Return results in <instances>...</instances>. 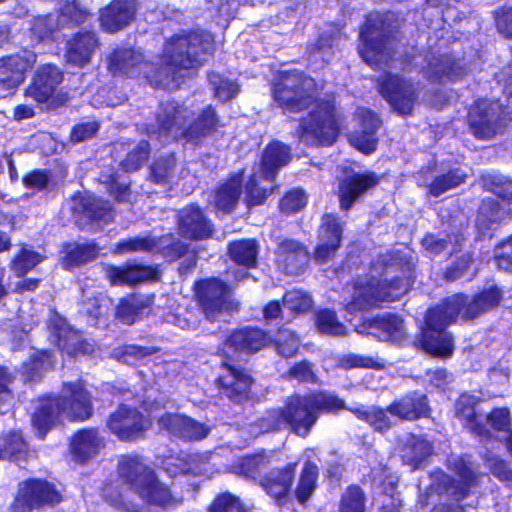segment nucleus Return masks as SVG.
<instances>
[{"label": "nucleus", "mask_w": 512, "mask_h": 512, "mask_svg": "<svg viewBox=\"0 0 512 512\" xmlns=\"http://www.w3.org/2000/svg\"><path fill=\"white\" fill-rule=\"evenodd\" d=\"M501 297V291L496 286H491L471 300L463 294L446 298L430 309L426 316V328L421 338L423 349L432 355L451 356L454 349L453 338L445 329L455 321L458 315L465 320L478 317L497 306Z\"/></svg>", "instance_id": "nucleus-3"}, {"label": "nucleus", "mask_w": 512, "mask_h": 512, "mask_svg": "<svg viewBox=\"0 0 512 512\" xmlns=\"http://www.w3.org/2000/svg\"><path fill=\"white\" fill-rule=\"evenodd\" d=\"M363 491L357 486L349 487L342 496L340 512H365Z\"/></svg>", "instance_id": "nucleus-59"}, {"label": "nucleus", "mask_w": 512, "mask_h": 512, "mask_svg": "<svg viewBox=\"0 0 512 512\" xmlns=\"http://www.w3.org/2000/svg\"><path fill=\"white\" fill-rule=\"evenodd\" d=\"M337 34L333 31H323L317 35L314 41L305 47V57L310 63L327 64L334 54L337 42Z\"/></svg>", "instance_id": "nucleus-37"}, {"label": "nucleus", "mask_w": 512, "mask_h": 512, "mask_svg": "<svg viewBox=\"0 0 512 512\" xmlns=\"http://www.w3.org/2000/svg\"><path fill=\"white\" fill-rule=\"evenodd\" d=\"M195 289L199 304L210 321L224 319L238 309V303L230 298L228 286L219 279L201 280Z\"/></svg>", "instance_id": "nucleus-13"}, {"label": "nucleus", "mask_w": 512, "mask_h": 512, "mask_svg": "<svg viewBox=\"0 0 512 512\" xmlns=\"http://www.w3.org/2000/svg\"><path fill=\"white\" fill-rule=\"evenodd\" d=\"M211 512H250L246 509L241 500L230 494L223 493L219 495L210 507Z\"/></svg>", "instance_id": "nucleus-63"}, {"label": "nucleus", "mask_w": 512, "mask_h": 512, "mask_svg": "<svg viewBox=\"0 0 512 512\" xmlns=\"http://www.w3.org/2000/svg\"><path fill=\"white\" fill-rule=\"evenodd\" d=\"M59 17L63 23L70 27H79L92 17V14L77 4L75 1H66L59 10Z\"/></svg>", "instance_id": "nucleus-54"}, {"label": "nucleus", "mask_w": 512, "mask_h": 512, "mask_svg": "<svg viewBox=\"0 0 512 512\" xmlns=\"http://www.w3.org/2000/svg\"><path fill=\"white\" fill-rule=\"evenodd\" d=\"M153 251L159 252L161 256H186L189 252V244L183 242L174 233H166L159 237L146 235L121 239L111 249L114 254Z\"/></svg>", "instance_id": "nucleus-12"}, {"label": "nucleus", "mask_w": 512, "mask_h": 512, "mask_svg": "<svg viewBox=\"0 0 512 512\" xmlns=\"http://www.w3.org/2000/svg\"><path fill=\"white\" fill-rule=\"evenodd\" d=\"M274 452L262 451L243 457L235 467L236 473L249 479H256L260 473L273 463Z\"/></svg>", "instance_id": "nucleus-42"}, {"label": "nucleus", "mask_w": 512, "mask_h": 512, "mask_svg": "<svg viewBox=\"0 0 512 512\" xmlns=\"http://www.w3.org/2000/svg\"><path fill=\"white\" fill-rule=\"evenodd\" d=\"M318 420V413L313 409L307 395H293L289 397L284 406L268 411L256 422L259 432L288 428L292 433L306 438Z\"/></svg>", "instance_id": "nucleus-9"}, {"label": "nucleus", "mask_w": 512, "mask_h": 512, "mask_svg": "<svg viewBox=\"0 0 512 512\" xmlns=\"http://www.w3.org/2000/svg\"><path fill=\"white\" fill-rule=\"evenodd\" d=\"M223 393L231 400L241 402L248 397L251 377L242 370L229 366L226 374L219 377Z\"/></svg>", "instance_id": "nucleus-34"}, {"label": "nucleus", "mask_w": 512, "mask_h": 512, "mask_svg": "<svg viewBox=\"0 0 512 512\" xmlns=\"http://www.w3.org/2000/svg\"><path fill=\"white\" fill-rule=\"evenodd\" d=\"M178 229L190 240H205L214 234V226L204 210L196 203H191L179 211Z\"/></svg>", "instance_id": "nucleus-19"}, {"label": "nucleus", "mask_w": 512, "mask_h": 512, "mask_svg": "<svg viewBox=\"0 0 512 512\" xmlns=\"http://www.w3.org/2000/svg\"><path fill=\"white\" fill-rule=\"evenodd\" d=\"M467 175L459 169H449L446 173L436 176L429 184V194L439 197L448 190L465 183Z\"/></svg>", "instance_id": "nucleus-47"}, {"label": "nucleus", "mask_w": 512, "mask_h": 512, "mask_svg": "<svg viewBox=\"0 0 512 512\" xmlns=\"http://www.w3.org/2000/svg\"><path fill=\"white\" fill-rule=\"evenodd\" d=\"M244 169L229 173L211 191L209 204L217 217L232 214L238 207L244 186Z\"/></svg>", "instance_id": "nucleus-16"}, {"label": "nucleus", "mask_w": 512, "mask_h": 512, "mask_svg": "<svg viewBox=\"0 0 512 512\" xmlns=\"http://www.w3.org/2000/svg\"><path fill=\"white\" fill-rule=\"evenodd\" d=\"M211 458L210 454H191L181 458L170 459L166 463V471L172 475H177V470L180 474H194L200 475L207 472L205 465Z\"/></svg>", "instance_id": "nucleus-40"}, {"label": "nucleus", "mask_w": 512, "mask_h": 512, "mask_svg": "<svg viewBox=\"0 0 512 512\" xmlns=\"http://www.w3.org/2000/svg\"><path fill=\"white\" fill-rule=\"evenodd\" d=\"M398 33L397 19L391 11H370L359 26L358 53L371 68L386 64Z\"/></svg>", "instance_id": "nucleus-7"}, {"label": "nucleus", "mask_w": 512, "mask_h": 512, "mask_svg": "<svg viewBox=\"0 0 512 512\" xmlns=\"http://www.w3.org/2000/svg\"><path fill=\"white\" fill-rule=\"evenodd\" d=\"M107 426L118 439L134 441L143 436L148 422L139 411L123 405L111 414Z\"/></svg>", "instance_id": "nucleus-18"}, {"label": "nucleus", "mask_w": 512, "mask_h": 512, "mask_svg": "<svg viewBox=\"0 0 512 512\" xmlns=\"http://www.w3.org/2000/svg\"><path fill=\"white\" fill-rule=\"evenodd\" d=\"M27 450V445L20 432H11L0 437V459L10 458L18 461Z\"/></svg>", "instance_id": "nucleus-52"}, {"label": "nucleus", "mask_w": 512, "mask_h": 512, "mask_svg": "<svg viewBox=\"0 0 512 512\" xmlns=\"http://www.w3.org/2000/svg\"><path fill=\"white\" fill-rule=\"evenodd\" d=\"M151 154V145L148 140H140L136 146L131 149L124 159L119 163L120 169L126 173H134L140 170L149 160Z\"/></svg>", "instance_id": "nucleus-45"}, {"label": "nucleus", "mask_w": 512, "mask_h": 512, "mask_svg": "<svg viewBox=\"0 0 512 512\" xmlns=\"http://www.w3.org/2000/svg\"><path fill=\"white\" fill-rule=\"evenodd\" d=\"M150 303L151 299L147 297L122 300L116 309V318L124 324L131 325L144 314Z\"/></svg>", "instance_id": "nucleus-44"}, {"label": "nucleus", "mask_w": 512, "mask_h": 512, "mask_svg": "<svg viewBox=\"0 0 512 512\" xmlns=\"http://www.w3.org/2000/svg\"><path fill=\"white\" fill-rule=\"evenodd\" d=\"M379 95L399 116H411L419 99V86L411 78L391 72L385 73L377 81Z\"/></svg>", "instance_id": "nucleus-11"}, {"label": "nucleus", "mask_w": 512, "mask_h": 512, "mask_svg": "<svg viewBox=\"0 0 512 512\" xmlns=\"http://www.w3.org/2000/svg\"><path fill=\"white\" fill-rule=\"evenodd\" d=\"M451 465L459 477L458 484L446 474H441L439 480L444 491L456 499H462L468 494L469 488L474 484L476 474L471 463H467L463 458L453 459Z\"/></svg>", "instance_id": "nucleus-30"}, {"label": "nucleus", "mask_w": 512, "mask_h": 512, "mask_svg": "<svg viewBox=\"0 0 512 512\" xmlns=\"http://www.w3.org/2000/svg\"><path fill=\"white\" fill-rule=\"evenodd\" d=\"M509 211L503 209L501 203L493 198H484L481 201L478 215L479 229H491L493 225L500 224Z\"/></svg>", "instance_id": "nucleus-43"}, {"label": "nucleus", "mask_w": 512, "mask_h": 512, "mask_svg": "<svg viewBox=\"0 0 512 512\" xmlns=\"http://www.w3.org/2000/svg\"><path fill=\"white\" fill-rule=\"evenodd\" d=\"M184 112L183 105L176 101L162 103L155 114L154 123L146 126L147 134L155 136L159 142L183 143L197 147L224 127L212 104L203 107L186 126Z\"/></svg>", "instance_id": "nucleus-4"}, {"label": "nucleus", "mask_w": 512, "mask_h": 512, "mask_svg": "<svg viewBox=\"0 0 512 512\" xmlns=\"http://www.w3.org/2000/svg\"><path fill=\"white\" fill-rule=\"evenodd\" d=\"M160 429L186 441L205 439L211 429L204 423L179 413H165L158 419Z\"/></svg>", "instance_id": "nucleus-20"}, {"label": "nucleus", "mask_w": 512, "mask_h": 512, "mask_svg": "<svg viewBox=\"0 0 512 512\" xmlns=\"http://www.w3.org/2000/svg\"><path fill=\"white\" fill-rule=\"evenodd\" d=\"M314 80L297 70L280 71L271 83V95L284 112L300 113L292 135L307 147H331L340 138L346 116L334 93L317 97Z\"/></svg>", "instance_id": "nucleus-2"}, {"label": "nucleus", "mask_w": 512, "mask_h": 512, "mask_svg": "<svg viewBox=\"0 0 512 512\" xmlns=\"http://www.w3.org/2000/svg\"><path fill=\"white\" fill-rule=\"evenodd\" d=\"M431 452L432 447L429 441L420 437L411 436L402 450V457L406 463L413 468H417Z\"/></svg>", "instance_id": "nucleus-46"}, {"label": "nucleus", "mask_w": 512, "mask_h": 512, "mask_svg": "<svg viewBox=\"0 0 512 512\" xmlns=\"http://www.w3.org/2000/svg\"><path fill=\"white\" fill-rule=\"evenodd\" d=\"M290 145L273 139L263 148L259 160L261 176L268 182H274L279 171L292 161Z\"/></svg>", "instance_id": "nucleus-26"}, {"label": "nucleus", "mask_w": 512, "mask_h": 512, "mask_svg": "<svg viewBox=\"0 0 512 512\" xmlns=\"http://www.w3.org/2000/svg\"><path fill=\"white\" fill-rule=\"evenodd\" d=\"M136 14L135 0H111L99 10V27L108 34L118 33L132 24Z\"/></svg>", "instance_id": "nucleus-17"}, {"label": "nucleus", "mask_w": 512, "mask_h": 512, "mask_svg": "<svg viewBox=\"0 0 512 512\" xmlns=\"http://www.w3.org/2000/svg\"><path fill=\"white\" fill-rule=\"evenodd\" d=\"M177 165L175 153L156 158L150 166V179L156 184H165L173 174Z\"/></svg>", "instance_id": "nucleus-48"}, {"label": "nucleus", "mask_w": 512, "mask_h": 512, "mask_svg": "<svg viewBox=\"0 0 512 512\" xmlns=\"http://www.w3.org/2000/svg\"><path fill=\"white\" fill-rule=\"evenodd\" d=\"M278 353L284 357H292L299 348V339L289 329H280L275 338Z\"/></svg>", "instance_id": "nucleus-60"}, {"label": "nucleus", "mask_w": 512, "mask_h": 512, "mask_svg": "<svg viewBox=\"0 0 512 512\" xmlns=\"http://www.w3.org/2000/svg\"><path fill=\"white\" fill-rule=\"evenodd\" d=\"M104 446V438L94 428L81 429L70 440L71 455L75 461L80 463L96 457Z\"/></svg>", "instance_id": "nucleus-27"}, {"label": "nucleus", "mask_w": 512, "mask_h": 512, "mask_svg": "<svg viewBox=\"0 0 512 512\" xmlns=\"http://www.w3.org/2000/svg\"><path fill=\"white\" fill-rule=\"evenodd\" d=\"M275 187H260L255 175H251L245 184L244 204L248 209L264 205L273 194Z\"/></svg>", "instance_id": "nucleus-51"}, {"label": "nucleus", "mask_w": 512, "mask_h": 512, "mask_svg": "<svg viewBox=\"0 0 512 512\" xmlns=\"http://www.w3.org/2000/svg\"><path fill=\"white\" fill-rule=\"evenodd\" d=\"M49 329L57 338L59 349L66 351L68 354L92 352V345L80 340L77 333L71 330L62 319H58L55 326L50 323Z\"/></svg>", "instance_id": "nucleus-38"}, {"label": "nucleus", "mask_w": 512, "mask_h": 512, "mask_svg": "<svg viewBox=\"0 0 512 512\" xmlns=\"http://www.w3.org/2000/svg\"><path fill=\"white\" fill-rule=\"evenodd\" d=\"M307 194L301 188L287 190L280 198L278 210L281 214L290 216L302 211L307 205Z\"/></svg>", "instance_id": "nucleus-50"}, {"label": "nucleus", "mask_w": 512, "mask_h": 512, "mask_svg": "<svg viewBox=\"0 0 512 512\" xmlns=\"http://www.w3.org/2000/svg\"><path fill=\"white\" fill-rule=\"evenodd\" d=\"M396 270L392 264L383 265L377 261L370 276L358 278L351 286L347 285L342 294L346 312L355 314L377 307L381 302L400 299L408 291L411 281L409 277H394L392 274Z\"/></svg>", "instance_id": "nucleus-5"}, {"label": "nucleus", "mask_w": 512, "mask_h": 512, "mask_svg": "<svg viewBox=\"0 0 512 512\" xmlns=\"http://www.w3.org/2000/svg\"><path fill=\"white\" fill-rule=\"evenodd\" d=\"M61 501L60 494L46 480L28 479L19 484L18 492L11 505V512H32Z\"/></svg>", "instance_id": "nucleus-14"}, {"label": "nucleus", "mask_w": 512, "mask_h": 512, "mask_svg": "<svg viewBox=\"0 0 512 512\" xmlns=\"http://www.w3.org/2000/svg\"><path fill=\"white\" fill-rule=\"evenodd\" d=\"M57 30V24L51 14L34 17L30 32L39 42L50 41Z\"/></svg>", "instance_id": "nucleus-55"}, {"label": "nucleus", "mask_w": 512, "mask_h": 512, "mask_svg": "<svg viewBox=\"0 0 512 512\" xmlns=\"http://www.w3.org/2000/svg\"><path fill=\"white\" fill-rule=\"evenodd\" d=\"M296 467V463H289L281 469H273L260 479L259 485L267 495L281 504L289 495Z\"/></svg>", "instance_id": "nucleus-28"}, {"label": "nucleus", "mask_w": 512, "mask_h": 512, "mask_svg": "<svg viewBox=\"0 0 512 512\" xmlns=\"http://www.w3.org/2000/svg\"><path fill=\"white\" fill-rule=\"evenodd\" d=\"M73 213L78 221L85 225L107 224L114 220L115 211L111 203L94 194L81 196Z\"/></svg>", "instance_id": "nucleus-23"}, {"label": "nucleus", "mask_w": 512, "mask_h": 512, "mask_svg": "<svg viewBox=\"0 0 512 512\" xmlns=\"http://www.w3.org/2000/svg\"><path fill=\"white\" fill-rule=\"evenodd\" d=\"M479 403L473 396L462 395L456 402V416L463 425L478 435L488 434L484 424L485 414L478 407Z\"/></svg>", "instance_id": "nucleus-33"}, {"label": "nucleus", "mask_w": 512, "mask_h": 512, "mask_svg": "<svg viewBox=\"0 0 512 512\" xmlns=\"http://www.w3.org/2000/svg\"><path fill=\"white\" fill-rule=\"evenodd\" d=\"M92 413L91 395L83 383L70 382L63 385L59 397H45L38 401L32 424L42 438L62 417L83 421Z\"/></svg>", "instance_id": "nucleus-6"}, {"label": "nucleus", "mask_w": 512, "mask_h": 512, "mask_svg": "<svg viewBox=\"0 0 512 512\" xmlns=\"http://www.w3.org/2000/svg\"><path fill=\"white\" fill-rule=\"evenodd\" d=\"M53 367V362L51 358V354L49 352L43 351L38 352L33 359H31L30 363L25 366L24 374H26V381H36L41 375L42 371H46Z\"/></svg>", "instance_id": "nucleus-58"}, {"label": "nucleus", "mask_w": 512, "mask_h": 512, "mask_svg": "<svg viewBox=\"0 0 512 512\" xmlns=\"http://www.w3.org/2000/svg\"><path fill=\"white\" fill-rule=\"evenodd\" d=\"M99 46L100 41L94 30H79L66 41L65 60L73 66L82 68L90 63Z\"/></svg>", "instance_id": "nucleus-21"}, {"label": "nucleus", "mask_w": 512, "mask_h": 512, "mask_svg": "<svg viewBox=\"0 0 512 512\" xmlns=\"http://www.w3.org/2000/svg\"><path fill=\"white\" fill-rule=\"evenodd\" d=\"M467 121L474 136L478 139H489L496 133V115L484 101H476L470 108Z\"/></svg>", "instance_id": "nucleus-31"}, {"label": "nucleus", "mask_w": 512, "mask_h": 512, "mask_svg": "<svg viewBox=\"0 0 512 512\" xmlns=\"http://www.w3.org/2000/svg\"><path fill=\"white\" fill-rule=\"evenodd\" d=\"M467 73V64L448 53L432 59L426 66V78L433 84L454 83L462 80Z\"/></svg>", "instance_id": "nucleus-22"}, {"label": "nucleus", "mask_w": 512, "mask_h": 512, "mask_svg": "<svg viewBox=\"0 0 512 512\" xmlns=\"http://www.w3.org/2000/svg\"><path fill=\"white\" fill-rule=\"evenodd\" d=\"M260 245L255 238H241L228 242L227 256H258Z\"/></svg>", "instance_id": "nucleus-61"}, {"label": "nucleus", "mask_w": 512, "mask_h": 512, "mask_svg": "<svg viewBox=\"0 0 512 512\" xmlns=\"http://www.w3.org/2000/svg\"><path fill=\"white\" fill-rule=\"evenodd\" d=\"M344 223L334 213H324L318 228V242L312 256H331L341 247Z\"/></svg>", "instance_id": "nucleus-25"}, {"label": "nucleus", "mask_w": 512, "mask_h": 512, "mask_svg": "<svg viewBox=\"0 0 512 512\" xmlns=\"http://www.w3.org/2000/svg\"><path fill=\"white\" fill-rule=\"evenodd\" d=\"M316 326L321 333L342 336L346 333L345 326L338 321L335 312L330 310H322L318 312L316 317Z\"/></svg>", "instance_id": "nucleus-56"}, {"label": "nucleus", "mask_w": 512, "mask_h": 512, "mask_svg": "<svg viewBox=\"0 0 512 512\" xmlns=\"http://www.w3.org/2000/svg\"><path fill=\"white\" fill-rule=\"evenodd\" d=\"M284 307L295 313H305L313 307L309 293L302 290L288 291L283 297Z\"/></svg>", "instance_id": "nucleus-57"}, {"label": "nucleus", "mask_w": 512, "mask_h": 512, "mask_svg": "<svg viewBox=\"0 0 512 512\" xmlns=\"http://www.w3.org/2000/svg\"><path fill=\"white\" fill-rule=\"evenodd\" d=\"M387 411L391 417L400 421H414L428 414V403L425 395L417 392L393 401Z\"/></svg>", "instance_id": "nucleus-29"}, {"label": "nucleus", "mask_w": 512, "mask_h": 512, "mask_svg": "<svg viewBox=\"0 0 512 512\" xmlns=\"http://www.w3.org/2000/svg\"><path fill=\"white\" fill-rule=\"evenodd\" d=\"M51 180V172L47 169H33L26 173L22 178V184L25 188L34 191L46 190Z\"/></svg>", "instance_id": "nucleus-62"}, {"label": "nucleus", "mask_w": 512, "mask_h": 512, "mask_svg": "<svg viewBox=\"0 0 512 512\" xmlns=\"http://www.w3.org/2000/svg\"><path fill=\"white\" fill-rule=\"evenodd\" d=\"M216 52L215 35L202 28H191L171 35L164 44V62L148 59L133 46L114 48L107 57V68L113 77L144 80L161 88L171 79V71L197 70Z\"/></svg>", "instance_id": "nucleus-1"}, {"label": "nucleus", "mask_w": 512, "mask_h": 512, "mask_svg": "<svg viewBox=\"0 0 512 512\" xmlns=\"http://www.w3.org/2000/svg\"><path fill=\"white\" fill-rule=\"evenodd\" d=\"M120 476L131 486L141 499L160 507H173L183 501L173 483V490L157 480L154 471L138 456H123L118 465Z\"/></svg>", "instance_id": "nucleus-8"}, {"label": "nucleus", "mask_w": 512, "mask_h": 512, "mask_svg": "<svg viewBox=\"0 0 512 512\" xmlns=\"http://www.w3.org/2000/svg\"><path fill=\"white\" fill-rule=\"evenodd\" d=\"M497 31L506 39H512V6L500 7L493 13Z\"/></svg>", "instance_id": "nucleus-64"}, {"label": "nucleus", "mask_w": 512, "mask_h": 512, "mask_svg": "<svg viewBox=\"0 0 512 512\" xmlns=\"http://www.w3.org/2000/svg\"><path fill=\"white\" fill-rule=\"evenodd\" d=\"M381 182V176L372 170L356 171L344 167L337 177L335 195L339 208L343 212L350 211L357 203L362 202Z\"/></svg>", "instance_id": "nucleus-10"}, {"label": "nucleus", "mask_w": 512, "mask_h": 512, "mask_svg": "<svg viewBox=\"0 0 512 512\" xmlns=\"http://www.w3.org/2000/svg\"><path fill=\"white\" fill-rule=\"evenodd\" d=\"M312 403L313 409L316 410L318 415L323 413H336L339 410L346 409L345 403L337 395L321 391L317 393L308 394Z\"/></svg>", "instance_id": "nucleus-53"}, {"label": "nucleus", "mask_w": 512, "mask_h": 512, "mask_svg": "<svg viewBox=\"0 0 512 512\" xmlns=\"http://www.w3.org/2000/svg\"><path fill=\"white\" fill-rule=\"evenodd\" d=\"M63 79L64 73L56 64L41 65L26 88L25 95L39 104H45L51 100L52 107L63 105L67 97L55 98L56 91Z\"/></svg>", "instance_id": "nucleus-15"}, {"label": "nucleus", "mask_w": 512, "mask_h": 512, "mask_svg": "<svg viewBox=\"0 0 512 512\" xmlns=\"http://www.w3.org/2000/svg\"><path fill=\"white\" fill-rule=\"evenodd\" d=\"M268 342L266 334L256 328H244L233 332L226 340L225 347L234 351L256 352Z\"/></svg>", "instance_id": "nucleus-35"}, {"label": "nucleus", "mask_w": 512, "mask_h": 512, "mask_svg": "<svg viewBox=\"0 0 512 512\" xmlns=\"http://www.w3.org/2000/svg\"><path fill=\"white\" fill-rule=\"evenodd\" d=\"M317 478L318 467L313 462L307 461L304 464L296 488V497L299 502L304 503L309 499L315 490Z\"/></svg>", "instance_id": "nucleus-49"}, {"label": "nucleus", "mask_w": 512, "mask_h": 512, "mask_svg": "<svg viewBox=\"0 0 512 512\" xmlns=\"http://www.w3.org/2000/svg\"><path fill=\"white\" fill-rule=\"evenodd\" d=\"M358 332L374 334L381 340H391L394 342L402 341L406 335L403 320L391 314L370 320L367 328L358 330Z\"/></svg>", "instance_id": "nucleus-32"}, {"label": "nucleus", "mask_w": 512, "mask_h": 512, "mask_svg": "<svg viewBox=\"0 0 512 512\" xmlns=\"http://www.w3.org/2000/svg\"><path fill=\"white\" fill-rule=\"evenodd\" d=\"M31 68L28 58L19 54L3 57L0 61V82L11 85L22 82Z\"/></svg>", "instance_id": "nucleus-39"}, {"label": "nucleus", "mask_w": 512, "mask_h": 512, "mask_svg": "<svg viewBox=\"0 0 512 512\" xmlns=\"http://www.w3.org/2000/svg\"><path fill=\"white\" fill-rule=\"evenodd\" d=\"M156 270L148 266L109 267L107 278L113 285H136L156 278Z\"/></svg>", "instance_id": "nucleus-36"}, {"label": "nucleus", "mask_w": 512, "mask_h": 512, "mask_svg": "<svg viewBox=\"0 0 512 512\" xmlns=\"http://www.w3.org/2000/svg\"><path fill=\"white\" fill-rule=\"evenodd\" d=\"M381 125V118L374 111L366 109L361 114L359 128L349 135L350 145L364 155L373 154L379 144L377 132Z\"/></svg>", "instance_id": "nucleus-24"}, {"label": "nucleus", "mask_w": 512, "mask_h": 512, "mask_svg": "<svg viewBox=\"0 0 512 512\" xmlns=\"http://www.w3.org/2000/svg\"><path fill=\"white\" fill-rule=\"evenodd\" d=\"M350 411L360 420L368 423L377 432H386L391 429L396 421L391 417L386 409L380 407H357L351 408Z\"/></svg>", "instance_id": "nucleus-41"}]
</instances>
